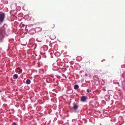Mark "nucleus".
<instances>
[{
  "instance_id": "f257e3e1",
  "label": "nucleus",
  "mask_w": 125,
  "mask_h": 125,
  "mask_svg": "<svg viewBox=\"0 0 125 125\" xmlns=\"http://www.w3.org/2000/svg\"><path fill=\"white\" fill-rule=\"evenodd\" d=\"M5 34L4 31L2 29H0V42L3 38Z\"/></svg>"
},
{
  "instance_id": "f03ea898",
  "label": "nucleus",
  "mask_w": 125,
  "mask_h": 125,
  "mask_svg": "<svg viewBox=\"0 0 125 125\" xmlns=\"http://www.w3.org/2000/svg\"><path fill=\"white\" fill-rule=\"evenodd\" d=\"M78 106H79L78 105L74 104L73 106L72 107V109L76 110L78 109Z\"/></svg>"
},
{
  "instance_id": "7ed1b4c3",
  "label": "nucleus",
  "mask_w": 125,
  "mask_h": 125,
  "mask_svg": "<svg viewBox=\"0 0 125 125\" xmlns=\"http://www.w3.org/2000/svg\"><path fill=\"white\" fill-rule=\"evenodd\" d=\"M86 99V97L85 96H82L81 97V100L82 101L84 102L85 101Z\"/></svg>"
},
{
  "instance_id": "20e7f679",
  "label": "nucleus",
  "mask_w": 125,
  "mask_h": 125,
  "mask_svg": "<svg viewBox=\"0 0 125 125\" xmlns=\"http://www.w3.org/2000/svg\"><path fill=\"white\" fill-rule=\"evenodd\" d=\"M31 83V81L29 79H27L26 81V83L27 84H30Z\"/></svg>"
},
{
  "instance_id": "39448f33",
  "label": "nucleus",
  "mask_w": 125,
  "mask_h": 125,
  "mask_svg": "<svg viewBox=\"0 0 125 125\" xmlns=\"http://www.w3.org/2000/svg\"><path fill=\"white\" fill-rule=\"evenodd\" d=\"M74 89H77L79 88V86L78 85H75L74 86Z\"/></svg>"
},
{
  "instance_id": "423d86ee",
  "label": "nucleus",
  "mask_w": 125,
  "mask_h": 125,
  "mask_svg": "<svg viewBox=\"0 0 125 125\" xmlns=\"http://www.w3.org/2000/svg\"><path fill=\"white\" fill-rule=\"evenodd\" d=\"M18 75L17 74H14L13 76V78L14 79H16L18 78Z\"/></svg>"
},
{
  "instance_id": "0eeeda50",
  "label": "nucleus",
  "mask_w": 125,
  "mask_h": 125,
  "mask_svg": "<svg viewBox=\"0 0 125 125\" xmlns=\"http://www.w3.org/2000/svg\"><path fill=\"white\" fill-rule=\"evenodd\" d=\"M50 27L52 29L53 28L55 27V25L53 24H52L50 25Z\"/></svg>"
},
{
  "instance_id": "6e6552de",
  "label": "nucleus",
  "mask_w": 125,
  "mask_h": 125,
  "mask_svg": "<svg viewBox=\"0 0 125 125\" xmlns=\"http://www.w3.org/2000/svg\"><path fill=\"white\" fill-rule=\"evenodd\" d=\"M18 69L19 70V73H21L22 72V70L21 68L20 67H18Z\"/></svg>"
},
{
  "instance_id": "1a4fd4ad",
  "label": "nucleus",
  "mask_w": 125,
  "mask_h": 125,
  "mask_svg": "<svg viewBox=\"0 0 125 125\" xmlns=\"http://www.w3.org/2000/svg\"><path fill=\"white\" fill-rule=\"evenodd\" d=\"M11 125H18L16 123H13Z\"/></svg>"
},
{
  "instance_id": "9d476101",
  "label": "nucleus",
  "mask_w": 125,
  "mask_h": 125,
  "mask_svg": "<svg viewBox=\"0 0 125 125\" xmlns=\"http://www.w3.org/2000/svg\"><path fill=\"white\" fill-rule=\"evenodd\" d=\"M91 91L90 90H89V89H88L87 90L86 92L88 93L90 92Z\"/></svg>"
},
{
  "instance_id": "9b49d317",
  "label": "nucleus",
  "mask_w": 125,
  "mask_h": 125,
  "mask_svg": "<svg viewBox=\"0 0 125 125\" xmlns=\"http://www.w3.org/2000/svg\"><path fill=\"white\" fill-rule=\"evenodd\" d=\"M25 26V25L24 24H22V27L23 28H24Z\"/></svg>"
},
{
  "instance_id": "f8f14e48",
  "label": "nucleus",
  "mask_w": 125,
  "mask_h": 125,
  "mask_svg": "<svg viewBox=\"0 0 125 125\" xmlns=\"http://www.w3.org/2000/svg\"><path fill=\"white\" fill-rule=\"evenodd\" d=\"M25 26H26V28L27 27V25H26Z\"/></svg>"
},
{
  "instance_id": "ddd939ff",
  "label": "nucleus",
  "mask_w": 125,
  "mask_h": 125,
  "mask_svg": "<svg viewBox=\"0 0 125 125\" xmlns=\"http://www.w3.org/2000/svg\"><path fill=\"white\" fill-rule=\"evenodd\" d=\"M57 53H58V52H56V54H57Z\"/></svg>"
}]
</instances>
